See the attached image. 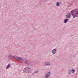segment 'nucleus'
<instances>
[{
	"label": "nucleus",
	"mask_w": 78,
	"mask_h": 78,
	"mask_svg": "<svg viewBox=\"0 0 78 78\" xmlns=\"http://www.w3.org/2000/svg\"><path fill=\"white\" fill-rule=\"evenodd\" d=\"M31 70H32V69L28 67L25 68L24 69V71L25 72H27L30 73H31Z\"/></svg>",
	"instance_id": "1"
},
{
	"label": "nucleus",
	"mask_w": 78,
	"mask_h": 78,
	"mask_svg": "<svg viewBox=\"0 0 78 78\" xmlns=\"http://www.w3.org/2000/svg\"><path fill=\"white\" fill-rule=\"evenodd\" d=\"M51 74V73L50 71H49L48 72L46 73L44 76V78H48L50 76V74Z\"/></svg>",
	"instance_id": "2"
},
{
	"label": "nucleus",
	"mask_w": 78,
	"mask_h": 78,
	"mask_svg": "<svg viewBox=\"0 0 78 78\" xmlns=\"http://www.w3.org/2000/svg\"><path fill=\"white\" fill-rule=\"evenodd\" d=\"M16 59L17 61H23V59L22 58L19 57H16Z\"/></svg>",
	"instance_id": "3"
},
{
	"label": "nucleus",
	"mask_w": 78,
	"mask_h": 78,
	"mask_svg": "<svg viewBox=\"0 0 78 78\" xmlns=\"http://www.w3.org/2000/svg\"><path fill=\"white\" fill-rule=\"evenodd\" d=\"M66 18L69 19L71 17L70 13H68L66 15Z\"/></svg>",
	"instance_id": "4"
},
{
	"label": "nucleus",
	"mask_w": 78,
	"mask_h": 78,
	"mask_svg": "<svg viewBox=\"0 0 78 78\" xmlns=\"http://www.w3.org/2000/svg\"><path fill=\"white\" fill-rule=\"evenodd\" d=\"M56 49H54L52 51V54H55L56 53Z\"/></svg>",
	"instance_id": "5"
},
{
	"label": "nucleus",
	"mask_w": 78,
	"mask_h": 78,
	"mask_svg": "<svg viewBox=\"0 0 78 78\" xmlns=\"http://www.w3.org/2000/svg\"><path fill=\"white\" fill-rule=\"evenodd\" d=\"M75 11V10H72L71 11H70V14H71V15H73V14H74V13Z\"/></svg>",
	"instance_id": "6"
},
{
	"label": "nucleus",
	"mask_w": 78,
	"mask_h": 78,
	"mask_svg": "<svg viewBox=\"0 0 78 78\" xmlns=\"http://www.w3.org/2000/svg\"><path fill=\"white\" fill-rule=\"evenodd\" d=\"M45 66H49L50 65V62H45Z\"/></svg>",
	"instance_id": "7"
},
{
	"label": "nucleus",
	"mask_w": 78,
	"mask_h": 78,
	"mask_svg": "<svg viewBox=\"0 0 78 78\" xmlns=\"http://www.w3.org/2000/svg\"><path fill=\"white\" fill-rule=\"evenodd\" d=\"M72 16H73V18L74 19V18H75V17H78V16H77L75 14H74L73 15H72Z\"/></svg>",
	"instance_id": "8"
},
{
	"label": "nucleus",
	"mask_w": 78,
	"mask_h": 78,
	"mask_svg": "<svg viewBox=\"0 0 78 78\" xmlns=\"http://www.w3.org/2000/svg\"><path fill=\"white\" fill-rule=\"evenodd\" d=\"M75 12H76L75 14L76 15H78V9H76L75 10Z\"/></svg>",
	"instance_id": "9"
},
{
	"label": "nucleus",
	"mask_w": 78,
	"mask_h": 78,
	"mask_svg": "<svg viewBox=\"0 0 78 78\" xmlns=\"http://www.w3.org/2000/svg\"><path fill=\"white\" fill-rule=\"evenodd\" d=\"M60 4H59V2H58L56 3V6H60Z\"/></svg>",
	"instance_id": "10"
},
{
	"label": "nucleus",
	"mask_w": 78,
	"mask_h": 78,
	"mask_svg": "<svg viewBox=\"0 0 78 78\" xmlns=\"http://www.w3.org/2000/svg\"><path fill=\"white\" fill-rule=\"evenodd\" d=\"M68 21V19H66L64 20V23H67Z\"/></svg>",
	"instance_id": "11"
},
{
	"label": "nucleus",
	"mask_w": 78,
	"mask_h": 78,
	"mask_svg": "<svg viewBox=\"0 0 78 78\" xmlns=\"http://www.w3.org/2000/svg\"><path fill=\"white\" fill-rule=\"evenodd\" d=\"M24 63L26 64H29V63H28V61L27 60H25L24 61Z\"/></svg>",
	"instance_id": "12"
},
{
	"label": "nucleus",
	"mask_w": 78,
	"mask_h": 78,
	"mask_svg": "<svg viewBox=\"0 0 78 78\" xmlns=\"http://www.w3.org/2000/svg\"><path fill=\"white\" fill-rule=\"evenodd\" d=\"M74 72H75V70L74 68H72L71 69V72L72 73H73Z\"/></svg>",
	"instance_id": "13"
},
{
	"label": "nucleus",
	"mask_w": 78,
	"mask_h": 78,
	"mask_svg": "<svg viewBox=\"0 0 78 78\" xmlns=\"http://www.w3.org/2000/svg\"><path fill=\"white\" fill-rule=\"evenodd\" d=\"M10 66H11V65H10V64H8L6 67V69H8L9 67H10Z\"/></svg>",
	"instance_id": "14"
},
{
	"label": "nucleus",
	"mask_w": 78,
	"mask_h": 78,
	"mask_svg": "<svg viewBox=\"0 0 78 78\" xmlns=\"http://www.w3.org/2000/svg\"><path fill=\"white\" fill-rule=\"evenodd\" d=\"M12 58V55H9L8 56V58L9 59H11Z\"/></svg>",
	"instance_id": "15"
},
{
	"label": "nucleus",
	"mask_w": 78,
	"mask_h": 78,
	"mask_svg": "<svg viewBox=\"0 0 78 78\" xmlns=\"http://www.w3.org/2000/svg\"><path fill=\"white\" fill-rule=\"evenodd\" d=\"M71 73H72V71L71 70H69L68 71V74L69 75H71Z\"/></svg>",
	"instance_id": "16"
},
{
	"label": "nucleus",
	"mask_w": 78,
	"mask_h": 78,
	"mask_svg": "<svg viewBox=\"0 0 78 78\" xmlns=\"http://www.w3.org/2000/svg\"><path fill=\"white\" fill-rule=\"evenodd\" d=\"M39 72V71H38L36 70L34 72V73H38Z\"/></svg>",
	"instance_id": "17"
},
{
	"label": "nucleus",
	"mask_w": 78,
	"mask_h": 78,
	"mask_svg": "<svg viewBox=\"0 0 78 78\" xmlns=\"http://www.w3.org/2000/svg\"><path fill=\"white\" fill-rule=\"evenodd\" d=\"M34 74H35V73H34V72L32 74V75H34Z\"/></svg>",
	"instance_id": "18"
},
{
	"label": "nucleus",
	"mask_w": 78,
	"mask_h": 78,
	"mask_svg": "<svg viewBox=\"0 0 78 78\" xmlns=\"http://www.w3.org/2000/svg\"><path fill=\"white\" fill-rule=\"evenodd\" d=\"M47 0H44V3H45V2H47Z\"/></svg>",
	"instance_id": "19"
},
{
	"label": "nucleus",
	"mask_w": 78,
	"mask_h": 78,
	"mask_svg": "<svg viewBox=\"0 0 78 78\" xmlns=\"http://www.w3.org/2000/svg\"><path fill=\"white\" fill-rule=\"evenodd\" d=\"M12 58H16V57H14V56H13L12 57Z\"/></svg>",
	"instance_id": "20"
},
{
	"label": "nucleus",
	"mask_w": 78,
	"mask_h": 78,
	"mask_svg": "<svg viewBox=\"0 0 78 78\" xmlns=\"http://www.w3.org/2000/svg\"><path fill=\"white\" fill-rule=\"evenodd\" d=\"M59 3V4H61V2H60Z\"/></svg>",
	"instance_id": "21"
},
{
	"label": "nucleus",
	"mask_w": 78,
	"mask_h": 78,
	"mask_svg": "<svg viewBox=\"0 0 78 78\" xmlns=\"http://www.w3.org/2000/svg\"><path fill=\"white\" fill-rule=\"evenodd\" d=\"M11 69H12V67H11Z\"/></svg>",
	"instance_id": "22"
}]
</instances>
